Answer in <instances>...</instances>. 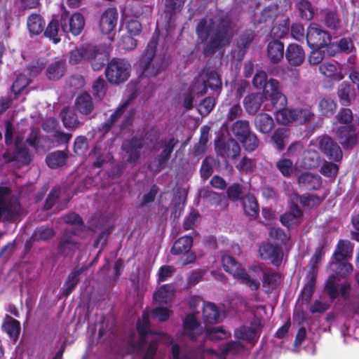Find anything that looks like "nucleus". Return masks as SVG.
Returning <instances> with one entry per match:
<instances>
[{
	"instance_id": "f257e3e1",
	"label": "nucleus",
	"mask_w": 359,
	"mask_h": 359,
	"mask_svg": "<svg viewBox=\"0 0 359 359\" xmlns=\"http://www.w3.org/2000/svg\"><path fill=\"white\" fill-rule=\"evenodd\" d=\"M196 33L204 45L205 53L209 54L229 44L234 31L227 20L215 16L201 20L196 27Z\"/></svg>"
},
{
	"instance_id": "f03ea898",
	"label": "nucleus",
	"mask_w": 359,
	"mask_h": 359,
	"mask_svg": "<svg viewBox=\"0 0 359 359\" xmlns=\"http://www.w3.org/2000/svg\"><path fill=\"white\" fill-rule=\"evenodd\" d=\"M137 330L139 332V339L137 341L132 339L130 345L133 351L142 353V359H161L157 353V341L163 339L164 336L151 332L149 327V314L144 312L141 320L137 322Z\"/></svg>"
},
{
	"instance_id": "7ed1b4c3",
	"label": "nucleus",
	"mask_w": 359,
	"mask_h": 359,
	"mask_svg": "<svg viewBox=\"0 0 359 359\" xmlns=\"http://www.w3.org/2000/svg\"><path fill=\"white\" fill-rule=\"evenodd\" d=\"M157 41L152 39L148 43L144 53L140 61V66L142 69L144 77H156L167 67L168 62L165 55L156 53Z\"/></svg>"
},
{
	"instance_id": "20e7f679",
	"label": "nucleus",
	"mask_w": 359,
	"mask_h": 359,
	"mask_svg": "<svg viewBox=\"0 0 359 359\" xmlns=\"http://www.w3.org/2000/svg\"><path fill=\"white\" fill-rule=\"evenodd\" d=\"M242 344L238 341H229L226 344L220 346L221 354L213 351L211 349H204L199 348L197 350L188 353L182 358L180 357V348L177 344L172 346V358L171 359H215L218 358L219 359H226L227 354H236L243 350Z\"/></svg>"
},
{
	"instance_id": "39448f33",
	"label": "nucleus",
	"mask_w": 359,
	"mask_h": 359,
	"mask_svg": "<svg viewBox=\"0 0 359 359\" xmlns=\"http://www.w3.org/2000/svg\"><path fill=\"white\" fill-rule=\"evenodd\" d=\"M130 72V65L128 61L114 58L108 63L105 74L109 82L119 84L128 79Z\"/></svg>"
},
{
	"instance_id": "423d86ee",
	"label": "nucleus",
	"mask_w": 359,
	"mask_h": 359,
	"mask_svg": "<svg viewBox=\"0 0 359 359\" xmlns=\"http://www.w3.org/2000/svg\"><path fill=\"white\" fill-rule=\"evenodd\" d=\"M264 97L269 98L271 100V105L264 104L263 109L269 111L272 105L276 104L283 107L286 104V97L282 93L280 89L279 82L276 79H270L264 86Z\"/></svg>"
},
{
	"instance_id": "0eeeda50",
	"label": "nucleus",
	"mask_w": 359,
	"mask_h": 359,
	"mask_svg": "<svg viewBox=\"0 0 359 359\" xmlns=\"http://www.w3.org/2000/svg\"><path fill=\"white\" fill-rule=\"evenodd\" d=\"M306 40L311 48H322L330 41V34L316 23H311L307 29Z\"/></svg>"
},
{
	"instance_id": "6e6552de",
	"label": "nucleus",
	"mask_w": 359,
	"mask_h": 359,
	"mask_svg": "<svg viewBox=\"0 0 359 359\" xmlns=\"http://www.w3.org/2000/svg\"><path fill=\"white\" fill-rule=\"evenodd\" d=\"M206 81L205 78H198L193 87L192 90L196 93L205 94L206 93L207 86H209L214 90L221 88L222 82L218 74L215 72L207 73Z\"/></svg>"
},
{
	"instance_id": "1a4fd4ad",
	"label": "nucleus",
	"mask_w": 359,
	"mask_h": 359,
	"mask_svg": "<svg viewBox=\"0 0 359 359\" xmlns=\"http://www.w3.org/2000/svg\"><path fill=\"white\" fill-rule=\"evenodd\" d=\"M118 22V13L116 8H109L101 15L99 28L103 34H111Z\"/></svg>"
},
{
	"instance_id": "9d476101",
	"label": "nucleus",
	"mask_w": 359,
	"mask_h": 359,
	"mask_svg": "<svg viewBox=\"0 0 359 359\" xmlns=\"http://www.w3.org/2000/svg\"><path fill=\"white\" fill-rule=\"evenodd\" d=\"M215 149L219 155L225 159H234L241 153L239 144L233 139L231 138L225 142H218L215 145Z\"/></svg>"
},
{
	"instance_id": "9b49d317",
	"label": "nucleus",
	"mask_w": 359,
	"mask_h": 359,
	"mask_svg": "<svg viewBox=\"0 0 359 359\" xmlns=\"http://www.w3.org/2000/svg\"><path fill=\"white\" fill-rule=\"evenodd\" d=\"M67 26L63 23L62 15L60 20L53 19L48 25L44 32V35L53 40L55 43L61 40V37L67 34Z\"/></svg>"
},
{
	"instance_id": "f8f14e48",
	"label": "nucleus",
	"mask_w": 359,
	"mask_h": 359,
	"mask_svg": "<svg viewBox=\"0 0 359 359\" xmlns=\"http://www.w3.org/2000/svg\"><path fill=\"white\" fill-rule=\"evenodd\" d=\"M259 256L262 259H269L276 266L280 264L283 257L282 250L278 245L264 243L259 248Z\"/></svg>"
},
{
	"instance_id": "ddd939ff",
	"label": "nucleus",
	"mask_w": 359,
	"mask_h": 359,
	"mask_svg": "<svg viewBox=\"0 0 359 359\" xmlns=\"http://www.w3.org/2000/svg\"><path fill=\"white\" fill-rule=\"evenodd\" d=\"M62 15L63 23L67 26V33L71 32L74 36L80 34L85 25L83 16L78 13L73 14L70 18L66 14Z\"/></svg>"
},
{
	"instance_id": "4468645a",
	"label": "nucleus",
	"mask_w": 359,
	"mask_h": 359,
	"mask_svg": "<svg viewBox=\"0 0 359 359\" xmlns=\"http://www.w3.org/2000/svg\"><path fill=\"white\" fill-rule=\"evenodd\" d=\"M319 147L330 159L338 161L342 156L340 147L329 137H321L319 142Z\"/></svg>"
},
{
	"instance_id": "2eb2a0df",
	"label": "nucleus",
	"mask_w": 359,
	"mask_h": 359,
	"mask_svg": "<svg viewBox=\"0 0 359 359\" xmlns=\"http://www.w3.org/2000/svg\"><path fill=\"white\" fill-rule=\"evenodd\" d=\"M16 151L14 154L8 151H6L0 161L3 160V163H8L12 161H17L22 164H28L31 161L30 154L27 148L21 147L19 144L18 140L15 142Z\"/></svg>"
},
{
	"instance_id": "dca6fc26",
	"label": "nucleus",
	"mask_w": 359,
	"mask_h": 359,
	"mask_svg": "<svg viewBox=\"0 0 359 359\" xmlns=\"http://www.w3.org/2000/svg\"><path fill=\"white\" fill-rule=\"evenodd\" d=\"M142 147V140L136 138H133L123 144V149L128 155L127 160L129 163L135 164L137 162L140 156V150Z\"/></svg>"
},
{
	"instance_id": "f3484780",
	"label": "nucleus",
	"mask_w": 359,
	"mask_h": 359,
	"mask_svg": "<svg viewBox=\"0 0 359 359\" xmlns=\"http://www.w3.org/2000/svg\"><path fill=\"white\" fill-rule=\"evenodd\" d=\"M285 57L290 65L299 66L304 62L305 53L300 46L291 43L286 49Z\"/></svg>"
},
{
	"instance_id": "a211bd4d",
	"label": "nucleus",
	"mask_w": 359,
	"mask_h": 359,
	"mask_svg": "<svg viewBox=\"0 0 359 359\" xmlns=\"http://www.w3.org/2000/svg\"><path fill=\"white\" fill-rule=\"evenodd\" d=\"M75 233L73 229L67 231L63 235L58 245V251L60 254L67 256L78 248V243L70 234Z\"/></svg>"
},
{
	"instance_id": "6ab92c4d",
	"label": "nucleus",
	"mask_w": 359,
	"mask_h": 359,
	"mask_svg": "<svg viewBox=\"0 0 359 359\" xmlns=\"http://www.w3.org/2000/svg\"><path fill=\"white\" fill-rule=\"evenodd\" d=\"M337 95L342 105L349 106L356 97V91L352 85L343 82L338 88Z\"/></svg>"
},
{
	"instance_id": "aec40b11",
	"label": "nucleus",
	"mask_w": 359,
	"mask_h": 359,
	"mask_svg": "<svg viewBox=\"0 0 359 359\" xmlns=\"http://www.w3.org/2000/svg\"><path fill=\"white\" fill-rule=\"evenodd\" d=\"M264 95L261 93H252L243 100V105L246 111L250 114H256L261 108L264 101Z\"/></svg>"
},
{
	"instance_id": "412c9836",
	"label": "nucleus",
	"mask_w": 359,
	"mask_h": 359,
	"mask_svg": "<svg viewBox=\"0 0 359 359\" xmlns=\"http://www.w3.org/2000/svg\"><path fill=\"white\" fill-rule=\"evenodd\" d=\"M337 137L339 143L346 148L352 147L356 143V135L349 126L339 128Z\"/></svg>"
},
{
	"instance_id": "4be33fe9",
	"label": "nucleus",
	"mask_w": 359,
	"mask_h": 359,
	"mask_svg": "<svg viewBox=\"0 0 359 359\" xmlns=\"http://www.w3.org/2000/svg\"><path fill=\"white\" fill-rule=\"evenodd\" d=\"M284 55V44L277 40L272 41L267 46V56L273 63L279 62Z\"/></svg>"
},
{
	"instance_id": "5701e85b",
	"label": "nucleus",
	"mask_w": 359,
	"mask_h": 359,
	"mask_svg": "<svg viewBox=\"0 0 359 359\" xmlns=\"http://www.w3.org/2000/svg\"><path fill=\"white\" fill-rule=\"evenodd\" d=\"M93 46H81L71 51L69 55V62L72 65H76L83 61H88V57L93 54Z\"/></svg>"
},
{
	"instance_id": "b1692460",
	"label": "nucleus",
	"mask_w": 359,
	"mask_h": 359,
	"mask_svg": "<svg viewBox=\"0 0 359 359\" xmlns=\"http://www.w3.org/2000/svg\"><path fill=\"white\" fill-rule=\"evenodd\" d=\"M177 143L178 140L175 137L162 142L163 151L158 157V165L156 169V170H161L164 167L165 163L170 158L173 148Z\"/></svg>"
},
{
	"instance_id": "393cba45",
	"label": "nucleus",
	"mask_w": 359,
	"mask_h": 359,
	"mask_svg": "<svg viewBox=\"0 0 359 359\" xmlns=\"http://www.w3.org/2000/svg\"><path fill=\"white\" fill-rule=\"evenodd\" d=\"M302 215V211L296 205H291L289 212H285L280 217L281 223L287 226L290 227L299 223V218Z\"/></svg>"
},
{
	"instance_id": "a878e982",
	"label": "nucleus",
	"mask_w": 359,
	"mask_h": 359,
	"mask_svg": "<svg viewBox=\"0 0 359 359\" xmlns=\"http://www.w3.org/2000/svg\"><path fill=\"white\" fill-rule=\"evenodd\" d=\"M133 97L130 95L122 104H121L116 109V111L113 113L110 116V121L105 122L102 124V126L99 128V133H101V135L104 136L105 133H107L111 128V126L113 123H114L118 118L123 113L126 107L130 104V102L133 100Z\"/></svg>"
},
{
	"instance_id": "bb28decb",
	"label": "nucleus",
	"mask_w": 359,
	"mask_h": 359,
	"mask_svg": "<svg viewBox=\"0 0 359 359\" xmlns=\"http://www.w3.org/2000/svg\"><path fill=\"white\" fill-rule=\"evenodd\" d=\"M353 248L348 241L340 240L333 254L334 260L349 259L352 256Z\"/></svg>"
},
{
	"instance_id": "cd10ccee",
	"label": "nucleus",
	"mask_w": 359,
	"mask_h": 359,
	"mask_svg": "<svg viewBox=\"0 0 359 359\" xmlns=\"http://www.w3.org/2000/svg\"><path fill=\"white\" fill-rule=\"evenodd\" d=\"M335 280L336 277L334 276H330L327 280L326 285V290L327 291L328 294L332 298H334L337 297L339 294L345 297L349 288L348 285H339L337 283H336Z\"/></svg>"
},
{
	"instance_id": "c85d7f7f",
	"label": "nucleus",
	"mask_w": 359,
	"mask_h": 359,
	"mask_svg": "<svg viewBox=\"0 0 359 359\" xmlns=\"http://www.w3.org/2000/svg\"><path fill=\"white\" fill-rule=\"evenodd\" d=\"M241 283L245 285L252 291L257 290L260 287L259 280L253 275L249 274L244 269H242L235 276Z\"/></svg>"
},
{
	"instance_id": "c756f323",
	"label": "nucleus",
	"mask_w": 359,
	"mask_h": 359,
	"mask_svg": "<svg viewBox=\"0 0 359 359\" xmlns=\"http://www.w3.org/2000/svg\"><path fill=\"white\" fill-rule=\"evenodd\" d=\"M299 183L309 189H317L321 187V177L318 175L304 172L299 175Z\"/></svg>"
},
{
	"instance_id": "7c9ffc66",
	"label": "nucleus",
	"mask_w": 359,
	"mask_h": 359,
	"mask_svg": "<svg viewBox=\"0 0 359 359\" xmlns=\"http://www.w3.org/2000/svg\"><path fill=\"white\" fill-rule=\"evenodd\" d=\"M76 109L83 114H88L93 110L94 106L90 95L83 93L79 96L74 103Z\"/></svg>"
},
{
	"instance_id": "2f4dec72",
	"label": "nucleus",
	"mask_w": 359,
	"mask_h": 359,
	"mask_svg": "<svg viewBox=\"0 0 359 359\" xmlns=\"http://www.w3.org/2000/svg\"><path fill=\"white\" fill-rule=\"evenodd\" d=\"M255 126L260 133H268L273 128V121L269 114L261 113L255 117Z\"/></svg>"
},
{
	"instance_id": "473e14b6",
	"label": "nucleus",
	"mask_w": 359,
	"mask_h": 359,
	"mask_svg": "<svg viewBox=\"0 0 359 359\" xmlns=\"http://www.w3.org/2000/svg\"><path fill=\"white\" fill-rule=\"evenodd\" d=\"M174 294V288L171 285H163L154 294V300L159 304L169 302Z\"/></svg>"
},
{
	"instance_id": "72a5a7b5",
	"label": "nucleus",
	"mask_w": 359,
	"mask_h": 359,
	"mask_svg": "<svg viewBox=\"0 0 359 359\" xmlns=\"http://www.w3.org/2000/svg\"><path fill=\"white\" fill-rule=\"evenodd\" d=\"M65 64L62 60H57L50 64L46 69V75L49 79H60L65 73Z\"/></svg>"
},
{
	"instance_id": "f704fd0d",
	"label": "nucleus",
	"mask_w": 359,
	"mask_h": 359,
	"mask_svg": "<svg viewBox=\"0 0 359 359\" xmlns=\"http://www.w3.org/2000/svg\"><path fill=\"white\" fill-rule=\"evenodd\" d=\"M193 240L191 236H183L177 239L172 249V255H178L188 252L192 246Z\"/></svg>"
},
{
	"instance_id": "c9c22d12",
	"label": "nucleus",
	"mask_w": 359,
	"mask_h": 359,
	"mask_svg": "<svg viewBox=\"0 0 359 359\" xmlns=\"http://www.w3.org/2000/svg\"><path fill=\"white\" fill-rule=\"evenodd\" d=\"M45 21L39 14H32L27 19V27L31 34L38 35L43 30Z\"/></svg>"
},
{
	"instance_id": "e433bc0d",
	"label": "nucleus",
	"mask_w": 359,
	"mask_h": 359,
	"mask_svg": "<svg viewBox=\"0 0 359 359\" xmlns=\"http://www.w3.org/2000/svg\"><path fill=\"white\" fill-rule=\"evenodd\" d=\"M93 54L88 57V62L94 70H100L104 67L107 60V53L105 51H100L96 47L93 46Z\"/></svg>"
},
{
	"instance_id": "4c0bfd02",
	"label": "nucleus",
	"mask_w": 359,
	"mask_h": 359,
	"mask_svg": "<svg viewBox=\"0 0 359 359\" xmlns=\"http://www.w3.org/2000/svg\"><path fill=\"white\" fill-rule=\"evenodd\" d=\"M330 269L337 276L342 278L351 274L353 270L352 264L346 262H341V260L332 261L330 264Z\"/></svg>"
},
{
	"instance_id": "58836bf2",
	"label": "nucleus",
	"mask_w": 359,
	"mask_h": 359,
	"mask_svg": "<svg viewBox=\"0 0 359 359\" xmlns=\"http://www.w3.org/2000/svg\"><path fill=\"white\" fill-rule=\"evenodd\" d=\"M320 162V156L317 151L308 149L304 153L302 166L306 169H311L317 167Z\"/></svg>"
},
{
	"instance_id": "ea45409f",
	"label": "nucleus",
	"mask_w": 359,
	"mask_h": 359,
	"mask_svg": "<svg viewBox=\"0 0 359 359\" xmlns=\"http://www.w3.org/2000/svg\"><path fill=\"white\" fill-rule=\"evenodd\" d=\"M222 264L224 269L233 277L243 269L233 257L227 255L222 256Z\"/></svg>"
},
{
	"instance_id": "a19ab883",
	"label": "nucleus",
	"mask_w": 359,
	"mask_h": 359,
	"mask_svg": "<svg viewBox=\"0 0 359 359\" xmlns=\"http://www.w3.org/2000/svg\"><path fill=\"white\" fill-rule=\"evenodd\" d=\"M198 323L194 315H189L184 321V332L191 339L196 338V334L199 331Z\"/></svg>"
},
{
	"instance_id": "79ce46f5",
	"label": "nucleus",
	"mask_w": 359,
	"mask_h": 359,
	"mask_svg": "<svg viewBox=\"0 0 359 359\" xmlns=\"http://www.w3.org/2000/svg\"><path fill=\"white\" fill-rule=\"evenodd\" d=\"M186 0H165V9L164 12L168 21L175 13L180 12Z\"/></svg>"
},
{
	"instance_id": "37998d69",
	"label": "nucleus",
	"mask_w": 359,
	"mask_h": 359,
	"mask_svg": "<svg viewBox=\"0 0 359 359\" xmlns=\"http://www.w3.org/2000/svg\"><path fill=\"white\" fill-rule=\"evenodd\" d=\"M245 212L251 217L255 218L259 214V205L255 197L248 195L243 200Z\"/></svg>"
},
{
	"instance_id": "c03bdc74",
	"label": "nucleus",
	"mask_w": 359,
	"mask_h": 359,
	"mask_svg": "<svg viewBox=\"0 0 359 359\" xmlns=\"http://www.w3.org/2000/svg\"><path fill=\"white\" fill-rule=\"evenodd\" d=\"M233 134L241 140L250 132L249 122L246 120H238L234 122L231 126Z\"/></svg>"
},
{
	"instance_id": "a18cd8bd",
	"label": "nucleus",
	"mask_w": 359,
	"mask_h": 359,
	"mask_svg": "<svg viewBox=\"0 0 359 359\" xmlns=\"http://www.w3.org/2000/svg\"><path fill=\"white\" fill-rule=\"evenodd\" d=\"M66 160V154L64 151H57L47 156L46 163L50 168H55L64 165Z\"/></svg>"
},
{
	"instance_id": "49530a36",
	"label": "nucleus",
	"mask_w": 359,
	"mask_h": 359,
	"mask_svg": "<svg viewBox=\"0 0 359 359\" xmlns=\"http://www.w3.org/2000/svg\"><path fill=\"white\" fill-rule=\"evenodd\" d=\"M203 316L208 323H214L218 321L219 313L215 304L207 303L203 306Z\"/></svg>"
},
{
	"instance_id": "de8ad7c7",
	"label": "nucleus",
	"mask_w": 359,
	"mask_h": 359,
	"mask_svg": "<svg viewBox=\"0 0 359 359\" xmlns=\"http://www.w3.org/2000/svg\"><path fill=\"white\" fill-rule=\"evenodd\" d=\"M5 332L12 338L16 339L20 333V323L14 318L8 317L3 325Z\"/></svg>"
},
{
	"instance_id": "09e8293b",
	"label": "nucleus",
	"mask_w": 359,
	"mask_h": 359,
	"mask_svg": "<svg viewBox=\"0 0 359 359\" xmlns=\"http://www.w3.org/2000/svg\"><path fill=\"white\" fill-rule=\"evenodd\" d=\"M276 168L285 177L291 176L294 170L293 162L285 157L281 158L277 161Z\"/></svg>"
},
{
	"instance_id": "8fccbe9b",
	"label": "nucleus",
	"mask_w": 359,
	"mask_h": 359,
	"mask_svg": "<svg viewBox=\"0 0 359 359\" xmlns=\"http://www.w3.org/2000/svg\"><path fill=\"white\" fill-rule=\"evenodd\" d=\"M289 132L285 128L277 129L272 136V140L279 150H282L286 144Z\"/></svg>"
},
{
	"instance_id": "3c124183",
	"label": "nucleus",
	"mask_w": 359,
	"mask_h": 359,
	"mask_svg": "<svg viewBox=\"0 0 359 359\" xmlns=\"http://www.w3.org/2000/svg\"><path fill=\"white\" fill-rule=\"evenodd\" d=\"M62 119L64 123V126L67 128H74L78 124L79 121H77L75 114L74 111L69 108H65L62 111L61 113Z\"/></svg>"
},
{
	"instance_id": "603ef678",
	"label": "nucleus",
	"mask_w": 359,
	"mask_h": 359,
	"mask_svg": "<svg viewBox=\"0 0 359 359\" xmlns=\"http://www.w3.org/2000/svg\"><path fill=\"white\" fill-rule=\"evenodd\" d=\"M55 236V231L51 227L41 226L36 229L33 235L32 239L36 241H47Z\"/></svg>"
},
{
	"instance_id": "864d4df0",
	"label": "nucleus",
	"mask_w": 359,
	"mask_h": 359,
	"mask_svg": "<svg viewBox=\"0 0 359 359\" xmlns=\"http://www.w3.org/2000/svg\"><path fill=\"white\" fill-rule=\"evenodd\" d=\"M30 79L25 74H19L12 86V91L15 95H19L29 83Z\"/></svg>"
},
{
	"instance_id": "5fc2aeb1",
	"label": "nucleus",
	"mask_w": 359,
	"mask_h": 359,
	"mask_svg": "<svg viewBox=\"0 0 359 359\" xmlns=\"http://www.w3.org/2000/svg\"><path fill=\"white\" fill-rule=\"evenodd\" d=\"M234 335L238 339H241L250 342H252L257 337V332L255 329L243 327L236 330Z\"/></svg>"
},
{
	"instance_id": "6e6d98bb",
	"label": "nucleus",
	"mask_w": 359,
	"mask_h": 359,
	"mask_svg": "<svg viewBox=\"0 0 359 359\" xmlns=\"http://www.w3.org/2000/svg\"><path fill=\"white\" fill-rule=\"evenodd\" d=\"M206 334L208 338L211 340H221L230 337L231 334L223 329L222 327H215L207 329Z\"/></svg>"
},
{
	"instance_id": "4d7b16f0",
	"label": "nucleus",
	"mask_w": 359,
	"mask_h": 359,
	"mask_svg": "<svg viewBox=\"0 0 359 359\" xmlns=\"http://www.w3.org/2000/svg\"><path fill=\"white\" fill-rule=\"evenodd\" d=\"M280 280V276L278 273L273 271L271 269H266L264 271L263 276V286L265 287L266 285L270 287L276 286Z\"/></svg>"
},
{
	"instance_id": "13d9d810",
	"label": "nucleus",
	"mask_w": 359,
	"mask_h": 359,
	"mask_svg": "<svg viewBox=\"0 0 359 359\" xmlns=\"http://www.w3.org/2000/svg\"><path fill=\"white\" fill-rule=\"evenodd\" d=\"M294 109H283L276 112V119L279 123L286 125L294 121Z\"/></svg>"
},
{
	"instance_id": "bf43d9fd",
	"label": "nucleus",
	"mask_w": 359,
	"mask_h": 359,
	"mask_svg": "<svg viewBox=\"0 0 359 359\" xmlns=\"http://www.w3.org/2000/svg\"><path fill=\"white\" fill-rule=\"evenodd\" d=\"M318 107L323 115L329 116L334 114L337 104L331 98H323L320 101Z\"/></svg>"
},
{
	"instance_id": "052dcab7",
	"label": "nucleus",
	"mask_w": 359,
	"mask_h": 359,
	"mask_svg": "<svg viewBox=\"0 0 359 359\" xmlns=\"http://www.w3.org/2000/svg\"><path fill=\"white\" fill-rule=\"evenodd\" d=\"M239 140L243 144L245 150L249 151H254L259 144V140L257 136L254 133H251V131L249 132V134Z\"/></svg>"
},
{
	"instance_id": "680f3d73",
	"label": "nucleus",
	"mask_w": 359,
	"mask_h": 359,
	"mask_svg": "<svg viewBox=\"0 0 359 359\" xmlns=\"http://www.w3.org/2000/svg\"><path fill=\"white\" fill-rule=\"evenodd\" d=\"M253 39L254 34L252 31H248L240 36L237 42V46L242 56L245 53V48L248 47Z\"/></svg>"
},
{
	"instance_id": "e2e57ef3",
	"label": "nucleus",
	"mask_w": 359,
	"mask_h": 359,
	"mask_svg": "<svg viewBox=\"0 0 359 359\" xmlns=\"http://www.w3.org/2000/svg\"><path fill=\"white\" fill-rule=\"evenodd\" d=\"M301 17L306 20H310L313 17V8L308 1H301L298 4Z\"/></svg>"
},
{
	"instance_id": "0e129e2a",
	"label": "nucleus",
	"mask_w": 359,
	"mask_h": 359,
	"mask_svg": "<svg viewBox=\"0 0 359 359\" xmlns=\"http://www.w3.org/2000/svg\"><path fill=\"white\" fill-rule=\"evenodd\" d=\"M255 167V162L248 157H243L236 165V168L239 171L246 173L252 172Z\"/></svg>"
},
{
	"instance_id": "69168bd1",
	"label": "nucleus",
	"mask_w": 359,
	"mask_h": 359,
	"mask_svg": "<svg viewBox=\"0 0 359 359\" xmlns=\"http://www.w3.org/2000/svg\"><path fill=\"white\" fill-rule=\"evenodd\" d=\"M215 105V99L210 97L205 98L199 106V112L202 116H207Z\"/></svg>"
},
{
	"instance_id": "338daca9",
	"label": "nucleus",
	"mask_w": 359,
	"mask_h": 359,
	"mask_svg": "<svg viewBox=\"0 0 359 359\" xmlns=\"http://www.w3.org/2000/svg\"><path fill=\"white\" fill-rule=\"evenodd\" d=\"M294 112V121H297L300 123L306 122L312 116L311 111L308 109H295Z\"/></svg>"
},
{
	"instance_id": "774afa93",
	"label": "nucleus",
	"mask_w": 359,
	"mask_h": 359,
	"mask_svg": "<svg viewBox=\"0 0 359 359\" xmlns=\"http://www.w3.org/2000/svg\"><path fill=\"white\" fill-rule=\"evenodd\" d=\"M269 234L271 238L276 240L280 243H284L289 238L287 234L279 227H271L269 230Z\"/></svg>"
}]
</instances>
